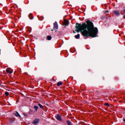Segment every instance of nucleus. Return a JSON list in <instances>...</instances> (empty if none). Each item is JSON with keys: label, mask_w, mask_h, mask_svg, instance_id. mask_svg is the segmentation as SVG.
<instances>
[{"label": "nucleus", "mask_w": 125, "mask_h": 125, "mask_svg": "<svg viewBox=\"0 0 125 125\" xmlns=\"http://www.w3.org/2000/svg\"><path fill=\"white\" fill-rule=\"evenodd\" d=\"M75 28V32L77 33H80L81 32L82 35L83 37L88 38V37H91V38H96L97 37V34H98V29L97 27H94L93 22L88 20L86 23H77Z\"/></svg>", "instance_id": "nucleus-1"}, {"label": "nucleus", "mask_w": 125, "mask_h": 125, "mask_svg": "<svg viewBox=\"0 0 125 125\" xmlns=\"http://www.w3.org/2000/svg\"><path fill=\"white\" fill-rule=\"evenodd\" d=\"M6 73H8V74H12L13 73V70L11 68H8L6 70Z\"/></svg>", "instance_id": "nucleus-2"}, {"label": "nucleus", "mask_w": 125, "mask_h": 125, "mask_svg": "<svg viewBox=\"0 0 125 125\" xmlns=\"http://www.w3.org/2000/svg\"><path fill=\"white\" fill-rule=\"evenodd\" d=\"M53 29H54V30H57V29H58V24L57 23V21H55L54 23Z\"/></svg>", "instance_id": "nucleus-3"}, {"label": "nucleus", "mask_w": 125, "mask_h": 125, "mask_svg": "<svg viewBox=\"0 0 125 125\" xmlns=\"http://www.w3.org/2000/svg\"><path fill=\"white\" fill-rule=\"evenodd\" d=\"M63 25H64V26H68L69 21H68L67 20H64L63 21Z\"/></svg>", "instance_id": "nucleus-4"}, {"label": "nucleus", "mask_w": 125, "mask_h": 125, "mask_svg": "<svg viewBox=\"0 0 125 125\" xmlns=\"http://www.w3.org/2000/svg\"><path fill=\"white\" fill-rule=\"evenodd\" d=\"M56 119L57 120H58V121H62V118L61 115H59V114L57 115L56 117Z\"/></svg>", "instance_id": "nucleus-5"}, {"label": "nucleus", "mask_w": 125, "mask_h": 125, "mask_svg": "<svg viewBox=\"0 0 125 125\" xmlns=\"http://www.w3.org/2000/svg\"><path fill=\"white\" fill-rule=\"evenodd\" d=\"M39 122H40V120L37 119H35L33 122V125H37V124H39Z\"/></svg>", "instance_id": "nucleus-6"}, {"label": "nucleus", "mask_w": 125, "mask_h": 125, "mask_svg": "<svg viewBox=\"0 0 125 125\" xmlns=\"http://www.w3.org/2000/svg\"><path fill=\"white\" fill-rule=\"evenodd\" d=\"M62 84H63V83H62V82H59L57 83V86H61Z\"/></svg>", "instance_id": "nucleus-7"}, {"label": "nucleus", "mask_w": 125, "mask_h": 125, "mask_svg": "<svg viewBox=\"0 0 125 125\" xmlns=\"http://www.w3.org/2000/svg\"><path fill=\"white\" fill-rule=\"evenodd\" d=\"M28 17L31 20H32V19H33V18H34V17H33V14H29L28 16Z\"/></svg>", "instance_id": "nucleus-8"}, {"label": "nucleus", "mask_w": 125, "mask_h": 125, "mask_svg": "<svg viewBox=\"0 0 125 125\" xmlns=\"http://www.w3.org/2000/svg\"><path fill=\"white\" fill-rule=\"evenodd\" d=\"M114 13H115V14H116V15H120V12H119L118 11H114Z\"/></svg>", "instance_id": "nucleus-9"}, {"label": "nucleus", "mask_w": 125, "mask_h": 125, "mask_svg": "<svg viewBox=\"0 0 125 125\" xmlns=\"http://www.w3.org/2000/svg\"><path fill=\"white\" fill-rule=\"evenodd\" d=\"M34 109L36 110V112H38V109H39V106H38L37 105H35Z\"/></svg>", "instance_id": "nucleus-10"}, {"label": "nucleus", "mask_w": 125, "mask_h": 125, "mask_svg": "<svg viewBox=\"0 0 125 125\" xmlns=\"http://www.w3.org/2000/svg\"><path fill=\"white\" fill-rule=\"evenodd\" d=\"M75 39H80V34H77V35L75 36Z\"/></svg>", "instance_id": "nucleus-11"}, {"label": "nucleus", "mask_w": 125, "mask_h": 125, "mask_svg": "<svg viewBox=\"0 0 125 125\" xmlns=\"http://www.w3.org/2000/svg\"><path fill=\"white\" fill-rule=\"evenodd\" d=\"M38 106L41 108L43 109V105H42L41 104H38Z\"/></svg>", "instance_id": "nucleus-12"}, {"label": "nucleus", "mask_w": 125, "mask_h": 125, "mask_svg": "<svg viewBox=\"0 0 125 125\" xmlns=\"http://www.w3.org/2000/svg\"><path fill=\"white\" fill-rule=\"evenodd\" d=\"M15 115L16 116V117H20V118L21 117L20 114H19V113L17 112H16V113Z\"/></svg>", "instance_id": "nucleus-13"}, {"label": "nucleus", "mask_w": 125, "mask_h": 125, "mask_svg": "<svg viewBox=\"0 0 125 125\" xmlns=\"http://www.w3.org/2000/svg\"><path fill=\"white\" fill-rule=\"evenodd\" d=\"M47 39L48 41H50V40H51L52 39V37L51 36H48Z\"/></svg>", "instance_id": "nucleus-14"}, {"label": "nucleus", "mask_w": 125, "mask_h": 125, "mask_svg": "<svg viewBox=\"0 0 125 125\" xmlns=\"http://www.w3.org/2000/svg\"><path fill=\"white\" fill-rule=\"evenodd\" d=\"M5 95H6V96H8L9 95V93L7 91H6L5 92Z\"/></svg>", "instance_id": "nucleus-15"}, {"label": "nucleus", "mask_w": 125, "mask_h": 125, "mask_svg": "<svg viewBox=\"0 0 125 125\" xmlns=\"http://www.w3.org/2000/svg\"><path fill=\"white\" fill-rule=\"evenodd\" d=\"M67 123L68 125H72V124L71 123V122H70V121L67 120Z\"/></svg>", "instance_id": "nucleus-16"}, {"label": "nucleus", "mask_w": 125, "mask_h": 125, "mask_svg": "<svg viewBox=\"0 0 125 125\" xmlns=\"http://www.w3.org/2000/svg\"><path fill=\"white\" fill-rule=\"evenodd\" d=\"M104 105L105 106H107V107H110V105L108 103H106L104 104Z\"/></svg>", "instance_id": "nucleus-17"}, {"label": "nucleus", "mask_w": 125, "mask_h": 125, "mask_svg": "<svg viewBox=\"0 0 125 125\" xmlns=\"http://www.w3.org/2000/svg\"><path fill=\"white\" fill-rule=\"evenodd\" d=\"M124 19H125V15L124 16Z\"/></svg>", "instance_id": "nucleus-18"}, {"label": "nucleus", "mask_w": 125, "mask_h": 125, "mask_svg": "<svg viewBox=\"0 0 125 125\" xmlns=\"http://www.w3.org/2000/svg\"><path fill=\"white\" fill-rule=\"evenodd\" d=\"M73 33L75 34L76 32H75V31H73Z\"/></svg>", "instance_id": "nucleus-19"}, {"label": "nucleus", "mask_w": 125, "mask_h": 125, "mask_svg": "<svg viewBox=\"0 0 125 125\" xmlns=\"http://www.w3.org/2000/svg\"><path fill=\"white\" fill-rule=\"evenodd\" d=\"M51 31H52V32H53V29H52Z\"/></svg>", "instance_id": "nucleus-20"}, {"label": "nucleus", "mask_w": 125, "mask_h": 125, "mask_svg": "<svg viewBox=\"0 0 125 125\" xmlns=\"http://www.w3.org/2000/svg\"><path fill=\"white\" fill-rule=\"evenodd\" d=\"M107 12H108V11L105 12V13H107Z\"/></svg>", "instance_id": "nucleus-21"}]
</instances>
